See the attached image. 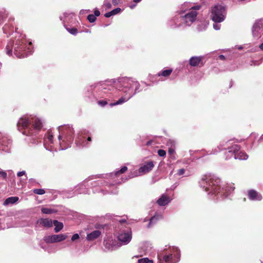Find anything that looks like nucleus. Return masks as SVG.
Instances as JSON below:
<instances>
[{"mask_svg":"<svg viewBox=\"0 0 263 263\" xmlns=\"http://www.w3.org/2000/svg\"><path fill=\"white\" fill-rule=\"evenodd\" d=\"M220 179L211 174L203 175L199 183L200 185L209 194L220 193Z\"/></svg>","mask_w":263,"mask_h":263,"instance_id":"1","label":"nucleus"},{"mask_svg":"<svg viewBox=\"0 0 263 263\" xmlns=\"http://www.w3.org/2000/svg\"><path fill=\"white\" fill-rule=\"evenodd\" d=\"M225 154L227 155L226 158L227 159L233 156L235 159L239 160H246L248 158V155L245 152L240 151V146L237 144H234L231 146H228Z\"/></svg>","mask_w":263,"mask_h":263,"instance_id":"2","label":"nucleus"},{"mask_svg":"<svg viewBox=\"0 0 263 263\" xmlns=\"http://www.w3.org/2000/svg\"><path fill=\"white\" fill-rule=\"evenodd\" d=\"M31 119L23 116L21 118L17 123L18 129L26 136H30L34 134L33 130L31 127Z\"/></svg>","mask_w":263,"mask_h":263,"instance_id":"3","label":"nucleus"},{"mask_svg":"<svg viewBox=\"0 0 263 263\" xmlns=\"http://www.w3.org/2000/svg\"><path fill=\"white\" fill-rule=\"evenodd\" d=\"M211 18L215 23H220L225 19L226 10L225 7L217 4L211 7Z\"/></svg>","mask_w":263,"mask_h":263,"instance_id":"4","label":"nucleus"},{"mask_svg":"<svg viewBox=\"0 0 263 263\" xmlns=\"http://www.w3.org/2000/svg\"><path fill=\"white\" fill-rule=\"evenodd\" d=\"M61 135L58 137L59 140H63V142L71 143L74 139V130L70 125H65L60 128Z\"/></svg>","mask_w":263,"mask_h":263,"instance_id":"5","label":"nucleus"},{"mask_svg":"<svg viewBox=\"0 0 263 263\" xmlns=\"http://www.w3.org/2000/svg\"><path fill=\"white\" fill-rule=\"evenodd\" d=\"M27 45L22 40H17L14 44V54L19 58H23L28 55L26 51Z\"/></svg>","mask_w":263,"mask_h":263,"instance_id":"6","label":"nucleus"},{"mask_svg":"<svg viewBox=\"0 0 263 263\" xmlns=\"http://www.w3.org/2000/svg\"><path fill=\"white\" fill-rule=\"evenodd\" d=\"M67 237V235L64 234H54L50 236H47L44 237V240L47 243H54L61 242L65 240Z\"/></svg>","mask_w":263,"mask_h":263,"instance_id":"7","label":"nucleus"},{"mask_svg":"<svg viewBox=\"0 0 263 263\" xmlns=\"http://www.w3.org/2000/svg\"><path fill=\"white\" fill-rule=\"evenodd\" d=\"M124 88H128V91L131 88L135 87V89H137L139 88V84L137 81H134L132 79L125 78H123L121 81Z\"/></svg>","mask_w":263,"mask_h":263,"instance_id":"8","label":"nucleus"},{"mask_svg":"<svg viewBox=\"0 0 263 263\" xmlns=\"http://www.w3.org/2000/svg\"><path fill=\"white\" fill-rule=\"evenodd\" d=\"M158 263H174L173 260V254H165L164 253H160L158 254Z\"/></svg>","mask_w":263,"mask_h":263,"instance_id":"9","label":"nucleus"},{"mask_svg":"<svg viewBox=\"0 0 263 263\" xmlns=\"http://www.w3.org/2000/svg\"><path fill=\"white\" fill-rule=\"evenodd\" d=\"M197 12L196 11L191 10L183 16V18L187 25L194 22L197 17Z\"/></svg>","mask_w":263,"mask_h":263,"instance_id":"10","label":"nucleus"},{"mask_svg":"<svg viewBox=\"0 0 263 263\" xmlns=\"http://www.w3.org/2000/svg\"><path fill=\"white\" fill-rule=\"evenodd\" d=\"M203 57H192L189 60V64L191 66H202L204 65L203 62Z\"/></svg>","mask_w":263,"mask_h":263,"instance_id":"11","label":"nucleus"},{"mask_svg":"<svg viewBox=\"0 0 263 263\" xmlns=\"http://www.w3.org/2000/svg\"><path fill=\"white\" fill-rule=\"evenodd\" d=\"M248 198L251 200L260 201L262 199L261 195L254 190H250L248 191Z\"/></svg>","mask_w":263,"mask_h":263,"instance_id":"12","label":"nucleus"},{"mask_svg":"<svg viewBox=\"0 0 263 263\" xmlns=\"http://www.w3.org/2000/svg\"><path fill=\"white\" fill-rule=\"evenodd\" d=\"M118 238L120 241L128 243L132 239V232L130 231L127 232L121 233L119 235Z\"/></svg>","mask_w":263,"mask_h":263,"instance_id":"13","label":"nucleus"},{"mask_svg":"<svg viewBox=\"0 0 263 263\" xmlns=\"http://www.w3.org/2000/svg\"><path fill=\"white\" fill-rule=\"evenodd\" d=\"M154 167L153 162L152 161H147L145 163L143 166L140 167L139 169L140 173L146 174L151 171Z\"/></svg>","mask_w":263,"mask_h":263,"instance_id":"14","label":"nucleus"},{"mask_svg":"<svg viewBox=\"0 0 263 263\" xmlns=\"http://www.w3.org/2000/svg\"><path fill=\"white\" fill-rule=\"evenodd\" d=\"M31 124H32V125L31 126V128L33 130H40L42 127V123L41 121L39 119L36 118H31ZM33 132L34 133V131H33Z\"/></svg>","mask_w":263,"mask_h":263,"instance_id":"15","label":"nucleus"},{"mask_svg":"<svg viewBox=\"0 0 263 263\" xmlns=\"http://www.w3.org/2000/svg\"><path fill=\"white\" fill-rule=\"evenodd\" d=\"M170 202L169 197L166 195H162L157 200V203L160 206H164Z\"/></svg>","mask_w":263,"mask_h":263,"instance_id":"16","label":"nucleus"},{"mask_svg":"<svg viewBox=\"0 0 263 263\" xmlns=\"http://www.w3.org/2000/svg\"><path fill=\"white\" fill-rule=\"evenodd\" d=\"M101 234L99 230H95L87 235L86 238L89 241H92L98 238Z\"/></svg>","mask_w":263,"mask_h":263,"instance_id":"17","label":"nucleus"},{"mask_svg":"<svg viewBox=\"0 0 263 263\" xmlns=\"http://www.w3.org/2000/svg\"><path fill=\"white\" fill-rule=\"evenodd\" d=\"M40 224L45 227L50 228L52 226L53 221L48 218H41L37 221Z\"/></svg>","mask_w":263,"mask_h":263,"instance_id":"18","label":"nucleus"},{"mask_svg":"<svg viewBox=\"0 0 263 263\" xmlns=\"http://www.w3.org/2000/svg\"><path fill=\"white\" fill-rule=\"evenodd\" d=\"M100 15V12L99 10L96 9L94 11V14H91L87 16V20L90 23H93L96 21L97 16H99Z\"/></svg>","mask_w":263,"mask_h":263,"instance_id":"19","label":"nucleus"},{"mask_svg":"<svg viewBox=\"0 0 263 263\" xmlns=\"http://www.w3.org/2000/svg\"><path fill=\"white\" fill-rule=\"evenodd\" d=\"M132 96V92H129L128 96L127 97H122L118 101H117L115 103H110V105L111 106H113L115 105L121 104L124 102H125L127 100H128Z\"/></svg>","mask_w":263,"mask_h":263,"instance_id":"20","label":"nucleus"},{"mask_svg":"<svg viewBox=\"0 0 263 263\" xmlns=\"http://www.w3.org/2000/svg\"><path fill=\"white\" fill-rule=\"evenodd\" d=\"M53 224L55 226L54 231L55 233L60 232L63 228V224L57 220L53 221Z\"/></svg>","mask_w":263,"mask_h":263,"instance_id":"21","label":"nucleus"},{"mask_svg":"<svg viewBox=\"0 0 263 263\" xmlns=\"http://www.w3.org/2000/svg\"><path fill=\"white\" fill-rule=\"evenodd\" d=\"M18 198L17 197H10L7 198L4 202L5 205H8L9 204H13L17 201Z\"/></svg>","mask_w":263,"mask_h":263,"instance_id":"22","label":"nucleus"},{"mask_svg":"<svg viewBox=\"0 0 263 263\" xmlns=\"http://www.w3.org/2000/svg\"><path fill=\"white\" fill-rule=\"evenodd\" d=\"M121 10L120 8H116L110 12L106 13L104 14V16L106 17H109L112 15H114L118 14V13H119L121 11Z\"/></svg>","mask_w":263,"mask_h":263,"instance_id":"23","label":"nucleus"},{"mask_svg":"<svg viewBox=\"0 0 263 263\" xmlns=\"http://www.w3.org/2000/svg\"><path fill=\"white\" fill-rule=\"evenodd\" d=\"M161 216L157 215L151 217L148 224V228H150L153 224L156 223V222L159 220L160 218H161Z\"/></svg>","mask_w":263,"mask_h":263,"instance_id":"24","label":"nucleus"},{"mask_svg":"<svg viewBox=\"0 0 263 263\" xmlns=\"http://www.w3.org/2000/svg\"><path fill=\"white\" fill-rule=\"evenodd\" d=\"M173 70L172 69H166L159 72L158 74L159 76H163L164 77H168L172 72Z\"/></svg>","mask_w":263,"mask_h":263,"instance_id":"25","label":"nucleus"},{"mask_svg":"<svg viewBox=\"0 0 263 263\" xmlns=\"http://www.w3.org/2000/svg\"><path fill=\"white\" fill-rule=\"evenodd\" d=\"M41 211L43 213L45 214H51L57 212L56 210L47 208H42Z\"/></svg>","mask_w":263,"mask_h":263,"instance_id":"26","label":"nucleus"},{"mask_svg":"<svg viewBox=\"0 0 263 263\" xmlns=\"http://www.w3.org/2000/svg\"><path fill=\"white\" fill-rule=\"evenodd\" d=\"M8 14L6 12L5 10H2L0 11V20H4L8 17Z\"/></svg>","mask_w":263,"mask_h":263,"instance_id":"27","label":"nucleus"},{"mask_svg":"<svg viewBox=\"0 0 263 263\" xmlns=\"http://www.w3.org/2000/svg\"><path fill=\"white\" fill-rule=\"evenodd\" d=\"M127 171V167L125 166L122 167L120 170L117 171L115 173V175L116 176H119L120 174H123L125 173Z\"/></svg>","mask_w":263,"mask_h":263,"instance_id":"28","label":"nucleus"},{"mask_svg":"<svg viewBox=\"0 0 263 263\" xmlns=\"http://www.w3.org/2000/svg\"><path fill=\"white\" fill-rule=\"evenodd\" d=\"M32 191L34 194L37 195H43L45 193V191L42 189H34Z\"/></svg>","mask_w":263,"mask_h":263,"instance_id":"29","label":"nucleus"},{"mask_svg":"<svg viewBox=\"0 0 263 263\" xmlns=\"http://www.w3.org/2000/svg\"><path fill=\"white\" fill-rule=\"evenodd\" d=\"M66 30L72 35H76L78 32V29L76 28H66Z\"/></svg>","mask_w":263,"mask_h":263,"instance_id":"30","label":"nucleus"},{"mask_svg":"<svg viewBox=\"0 0 263 263\" xmlns=\"http://www.w3.org/2000/svg\"><path fill=\"white\" fill-rule=\"evenodd\" d=\"M138 263H153V261L147 258H144L139 259Z\"/></svg>","mask_w":263,"mask_h":263,"instance_id":"31","label":"nucleus"},{"mask_svg":"<svg viewBox=\"0 0 263 263\" xmlns=\"http://www.w3.org/2000/svg\"><path fill=\"white\" fill-rule=\"evenodd\" d=\"M47 139L51 143L53 142V135L52 134V133L50 132H48V134H47Z\"/></svg>","mask_w":263,"mask_h":263,"instance_id":"32","label":"nucleus"},{"mask_svg":"<svg viewBox=\"0 0 263 263\" xmlns=\"http://www.w3.org/2000/svg\"><path fill=\"white\" fill-rule=\"evenodd\" d=\"M175 153V150L173 148H169L168 153L170 155V157L171 158H173L174 159H175V156H174Z\"/></svg>","mask_w":263,"mask_h":263,"instance_id":"33","label":"nucleus"},{"mask_svg":"<svg viewBox=\"0 0 263 263\" xmlns=\"http://www.w3.org/2000/svg\"><path fill=\"white\" fill-rule=\"evenodd\" d=\"M6 49H7V54H11L12 51V44L10 43V45H8L6 47Z\"/></svg>","mask_w":263,"mask_h":263,"instance_id":"34","label":"nucleus"},{"mask_svg":"<svg viewBox=\"0 0 263 263\" xmlns=\"http://www.w3.org/2000/svg\"><path fill=\"white\" fill-rule=\"evenodd\" d=\"M158 154L160 157H165L166 156V152L163 149H159Z\"/></svg>","mask_w":263,"mask_h":263,"instance_id":"35","label":"nucleus"},{"mask_svg":"<svg viewBox=\"0 0 263 263\" xmlns=\"http://www.w3.org/2000/svg\"><path fill=\"white\" fill-rule=\"evenodd\" d=\"M98 104L101 106H104L108 104L107 100H99L98 101Z\"/></svg>","mask_w":263,"mask_h":263,"instance_id":"36","label":"nucleus"},{"mask_svg":"<svg viewBox=\"0 0 263 263\" xmlns=\"http://www.w3.org/2000/svg\"><path fill=\"white\" fill-rule=\"evenodd\" d=\"M0 176L2 177L3 179H5L7 178V174L5 171H0Z\"/></svg>","mask_w":263,"mask_h":263,"instance_id":"37","label":"nucleus"},{"mask_svg":"<svg viewBox=\"0 0 263 263\" xmlns=\"http://www.w3.org/2000/svg\"><path fill=\"white\" fill-rule=\"evenodd\" d=\"M185 173V170L184 168H181L178 170L177 171V174L179 176L183 175Z\"/></svg>","mask_w":263,"mask_h":263,"instance_id":"38","label":"nucleus"},{"mask_svg":"<svg viewBox=\"0 0 263 263\" xmlns=\"http://www.w3.org/2000/svg\"><path fill=\"white\" fill-rule=\"evenodd\" d=\"M79 238V234H74V235H72V237H71V240L72 241L78 239Z\"/></svg>","mask_w":263,"mask_h":263,"instance_id":"39","label":"nucleus"},{"mask_svg":"<svg viewBox=\"0 0 263 263\" xmlns=\"http://www.w3.org/2000/svg\"><path fill=\"white\" fill-rule=\"evenodd\" d=\"M201 8V6L199 5L195 6L191 8V10L195 11L196 10H199Z\"/></svg>","mask_w":263,"mask_h":263,"instance_id":"40","label":"nucleus"},{"mask_svg":"<svg viewBox=\"0 0 263 263\" xmlns=\"http://www.w3.org/2000/svg\"><path fill=\"white\" fill-rule=\"evenodd\" d=\"M25 174V171H21L17 173V175L18 177H21Z\"/></svg>","mask_w":263,"mask_h":263,"instance_id":"41","label":"nucleus"},{"mask_svg":"<svg viewBox=\"0 0 263 263\" xmlns=\"http://www.w3.org/2000/svg\"><path fill=\"white\" fill-rule=\"evenodd\" d=\"M120 0H112V4L115 6L118 5L119 4V3L120 2Z\"/></svg>","mask_w":263,"mask_h":263,"instance_id":"42","label":"nucleus"},{"mask_svg":"<svg viewBox=\"0 0 263 263\" xmlns=\"http://www.w3.org/2000/svg\"><path fill=\"white\" fill-rule=\"evenodd\" d=\"M213 27L216 30H219L220 29L219 26H218V25H217L216 24L213 25Z\"/></svg>","mask_w":263,"mask_h":263,"instance_id":"43","label":"nucleus"},{"mask_svg":"<svg viewBox=\"0 0 263 263\" xmlns=\"http://www.w3.org/2000/svg\"><path fill=\"white\" fill-rule=\"evenodd\" d=\"M219 59H221V60H224L225 59V57L223 55H219Z\"/></svg>","mask_w":263,"mask_h":263,"instance_id":"44","label":"nucleus"},{"mask_svg":"<svg viewBox=\"0 0 263 263\" xmlns=\"http://www.w3.org/2000/svg\"><path fill=\"white\" fill-rule=\"evenodd\" d=\"M259 48L263 50V43L259 45Z\"/></svg>","mask_w":263,"mask_h":263,"instance_id":"45","label":"nucleus"},{"mask_svg":"<svg viewBox=\"0 0 263 263\" xmlns=\"http://www.w3.org/2000/svg\"><path fill=\"white\" fill-rule=\"evenodd\" d=\"M87 141H91V137H88L87 138Z\"/></svg>","mask_w":263,"mask_h":263,"instance_id":"46","label":"nucleus"},{"mask_svg":"<svg viewBox=\"0 0 263 263\" xmlns=\"http://www.w3.org/2000/svg\"><path fill=\"white\" fill-rule=\"evenodd\" d=\"M141 0H134V2H135V3H139V2H140Z\"/></svg>","mask_w":263,"mask_h":263,"instance_id":"47","label":"nucleus"},{"mask_svg":"<svg viewBox=\"0 0 263 263\" xmlns=\"http://www.w3.org/2000/svg\"><path fill=\"white\" fill-rule=\"evenodd\" d=\"M141 0H134V2H135V3H139V2H140Z\"/></svg>","mask_w":263,"mask_h":263,"instance_id":"48","label":"nucleus"},{"mask_svg":"<svg viewBox=\"0 0 263 263\" xmlns=\"http://www.w3.org/2000/svg\"><path fill=\"white\" fill-rule=\"evenodd\" d=\"M141 0H134V2H135V3H139V2H140Z\"/></svg>","mask_w":263,"mask_h":263,"instance_id":"49","label":"nucleus"},{"mask_svg":"<svg viewBox=\"0 0 263 263\" xmlns=\"http://www.w3.org/2000/svg\"><path fill=\"white\" fill-rule=\"evenodd\" d=\"M228 143H229V141L227 142V143H226V144H227L228 146Z\"/></svg>","mask_w":263,"mask_h":263,"instance_id":"50","label":"nucleus"},{"mask_svg":"<svg viewBox=\"0 0 263 263\" xmlns=\"http://www.w3.org/2000/svg\"><path fill=\"white\" fill-rule=\"evenodd\" d=\"M29 45H31V42H30V43H29Z\"/></svg>","mask_w":263,"mask_h":263,"instance_id":"51","label":"nucleus"},{"mask_svg":"<svg viewBox=\"0 0 263 263\" xmlns=\"http://www.w3.org/2000/svg\"><path fill=\"white\" fill-rule=\"evenodd\" d=\"M124 221H125V220H122L121 222H124Z\"/></svg>","mask_w":263,"mask_h":263,"instance_id":"52","label":"nucleus"},{"mask_svg":"<svg viewBox=\"0 0 263 263\" xmlns=\"http://www.w3.org/2000/svg\"><path fill=\"white\" fill-rule=\"evenodd\" d=\"M68 143H67V145H69V142H68ZM71 143H69V144H70Z\"/></svg>","mask_w":263,"mask_h":263,"instance_id":"53","label":"nucleus"}]
</instances>
